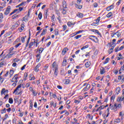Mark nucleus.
<instances>
[{"mask_svg":"<svg viewBox=\"0 0 124 124\" xmlns=\"http://www.w3.org/2000/svg\"><path fill=\"white\" fill-rule=\"evenodd\" d=\"M83 87H84L82 91L83 92H87V91H89L90 90V88H91V85L90 84H88L87 83H85L83 85Z\"/></svg>","mask_w":124,"mask_h":124,"instance_id":"1","label":"nucleus"},{"mask_svg":"<svg viewBox=\"0 0 124 124\" xmlns=\"http://www.w3.org/2000/svg\"><path fill=\"white\" fill-rule=\"evenodd\" d=\"M21 88H22V84H20L19 85L17 86L16 88L14 91L13 93H16V94H20V92H18V91H19V89H21Z\"/></svg>","mask_w":124,"mask_h":124,"instance_id":"2","label":"nucleus"},{"mask_svg":"<svg viewBox=\"0 0 124 124\" xmlns=\"http://www.w3.org/2000/svg\"><path fill=\"white\" fill-rule=\"evenodd\" d=\"M52 70H55L56 69H59L58 64H57L56 62H54L52 64Z\"/></svg>","mask_w":124,"mask_h":124,"instance_id":"3","label":"nucleus"},{"mask_svg":"<svg viewBox=\"0 0 124 124\" xmlns=\"http://www.w3.org/2000/svg\"><path fill=\"white\" fill-rule=\"evenodd\" d=\"M18 75H19L18 74L15 75L12 79V82H16V83H17L18 82L17 79H18Z\"/></svg>","mask_w":124,"mask_h":124,"instance_id":"4","label":"nucleus"},{"mask_svg":"<svg viewBox=\"0 0 124 124\" xmlns=\"http://www.w3.org/2000/svg\"><path fill=\"white\" fill-rule=\"evenodd\" d=\"M11 9V7H10V6H9L6 10H5V11L4 12V15H8V14H9V13H10V10Z\"/></svg>","mask_w":124,"mask_h":124,"instance_id":"5","label":"nucleus"},{"mask_svg":"<svg viewBox=\"0 0 124 124\" xmlns=\"http://www.w3.org/2000/svg\"><path fill=\"white\" fill-rule=\"evenodd\" d=\"M41 66V64L39 63L34 69V71H35V72H38V71H39V67H40Z\"/></svg>","mask_w":124,"mask_h":124,"instance_id":"6","label":"nucleus"},{"mask_svg":"<svg viewBox=\"0 0 124 124\" xmlns=\"http://www.w3.org/2000/svg\"><path fill=\"white\" fill-rule=\"evenodd\" d=\"M100 21V17H98V19H96V22H93L92 23V26H95V25H97L98 23H99V21Z\"/></svg>","mask_w":124,"mask_h":124,"instance_id":"7","label":"nucleus"},{"mask_svg":"<svg viewBox=\"0 0 124 124\" xmlns=\"http://www.w3.org/2000/svg\"><path fill=\"white\" fill-rule=\"evenodd\" d=\"M124 99V96H119L118 97L117 99V101H118L119 102H121V101H123Z\"/></svg>","mask_w":124,"mask_h":124,"instance_id":"8","label":"nucleus"},{"mask_svg":"<svg viewBox=\"0 0 124 124\" xmlns=\"http://www.w3.org/2000/svg\"><path fill=\"white\" fill-rule=\"evenodd\" d=\"M112 9H114V5H111L107 8V10H108V11H110V10H111Z\"/></svg>","mask_w":124,"mask_h":124,"instance_id":"9","label":"nucleus"},{"mask_svg":"<svg viewBox=\"0 0 124 124\" xmlns=\"http://www.w3.org/2000/svg\"><path fill=\"white\" fill-rule=\"evenodd\" d=\"M67 6V4H66V1H65V0H63L62 1V7L64 8H66Z\"/></svg>","mask_w":124,"mask_h":124,"instance_id":"10","label":"nucleus"},{"mask_svg":"<svg viewBox=\"0 0 124 124\" xmlns=\"http://www.w3.org/2000/svg\"><path fill=\"white\" fill-rule=\"evenodd\" d=\"M124 112L123 111H120L119 113V117H121V120H124Z\"/></svg>","mask_w":124,"mask_h":124,"instance_id":"11","label":"nucleus"},{"mask_svg":"<svg viewBox=\"0 0 124 124\" xmlns=\"http://www.w3.org/2000/svg\"><path fill=\"white\" fill-rule=\"evenodd\" d=\"M67 51H68V48L67 47L64 48L62 51V55H65Z\"/></svg>","mask_w":124,"mask_h":124,"instance_id":"12","label":"nucleus"},{"mask_svg":"<svg viewBox=\"0 0 124 124\" xmlns=\"http://www.w3.org/2000/svg\"><path fill=\"white\" fill-rule=\"evenodd\" d=\"M77 17H78V18H83V17H84V15H83V14L81 13H78L77 14Z\"/></svg>","mask_w":124,"mask_h":124,"instance_id":"13","label":"nucleus"},{"mask_svg":"<svg viewBox=\"0 0 124 124\" xmlns=\"http://www.w3.org/2000/svg\"><path fill=\"white\" fill-rule=\"evenodd\" d=\"M91 31H93V32H95L96 33H97L98 35H101V34L99 33V31H98L97 30L92 29L91 30Z\"/></svg>","mask_w":124,"mask_h":124,"instance_id":"14","label":"nucleus"},{"mask_svg":"<svg viewBox=\"0 0 124 124\" xmlns=\"http://www.w3.org/2000/svg\"><path fill=\"white\" fill-rule=\"evenodd\" d=\"M35 79V78H34V76H32V75L30 74L29 75V80L30 81H31L32 80H34Z\"/></svg>","mask_w":124,"mask_h":124,"instance_id":"15","label":"nucleus"},{"mask_svg":"<svg viewBox=\"0 0 124 124\" xmlns=\"http://www.w3.org/2000/svg\"><path fill=\"white\" fill-rule=\"evenodd\" d=\"M75 6L76 8H78V9H82V7H83V6L81 5H78L77 4H75Z\"/></svg>","mask_w":124,"mask_h":124,"instance_id":"16","label":"nucleus"},{"mask_svg":"<svg viewBox=\"0 0 124 124\" xmlns=\"http://www.w3.org/2000/svg\"><path fill=\"white\" fill-rule=\"evenodd\" d=\"M18 26L19 23H18V22H16L13 25V28H14V29H16V28H18Z\"/></svg>","mask_w":124,"mask_h":124,"instance_id":"17","label":"nucleus"},{"mask_svg":"<svg viewBox=\"0 0 124 124\" xmlns=\"http://www.w3.org/2000/svg\"><path fill=\"white\" fill-rule=\"evenodd\" d=\"M102 109H104V106H101L99 108H97L96 109V112H97V111H100L102 110Z\"/></svg>","mask_w":124,"mask_h":124,"instance_id":"18","label":"nucleus"},{"mask_svg":"<svg viewBox=\"0 0 124 124\" xmlns=\"http://www.w3.org/2000/svg\"><path fill=\"white\" fill-rule=\"evenodd\" d=\"M53 71H54V75L57 77L58 76V73H59V69L53 70Z\"/></svg>","mask_w":124,"mask_h":124,"instance_id":"19","label":"nucleus"},{"mask_svg":"<svg viewBox=\"0 0 124 124\" xmlns=\"http://www.w3.org/2000/svg\"><path fill=\"white\" fill-rule=\"evenodd\" d=\"M114 123H116V124H119L121 123V119L117 118L114 120Z\"/></svg>","mask_w":124,"mask_h":124,"instance_id":"20","label":"nucleus"},{"mask_svg":"<svg viewBox=\"0 0 124 124\" xmlns=\"http://www.w3.org/2000/svg\"><path fill=\"white\" fill-rule=\"evenodd\" d=\"M36 58H37L36 62H39V60H40V54H38L36 56Z\"/></svg>","mask_w":124,"mask_h":124,"instance_id":"21","label":"nucleus"},{"mask_svg":"<svg viewBox=\"0 0 124 124\" xmlns=\"http://www.w3.org/2000/svg\"><path fill=\"white\" fill-rule=\"evenodd\" d=\"M13 74H14V71L11 70L10 71V77L11 78L12 76H13Z\"/></svg>","mask_w":124,"mask_h":124,"instance_id":"22","label":"nucleus"},{"mask_svg":"<svg viewBox=\"0 0 124 124\" xmlns=\"http://www.w3.org/2000/svg\"><path fill=\"white\" fill-rule=\"evenodd\" d=\"M38 17L40 20H41V19H42V13H41V12H40L39 14H38Z\"/></svg>","mask_w":124,"mask_h":124,"instance_id":"23","label":"nucleus"},{"mask_svg":"<svg viewBox=\"0 0 124 124\" xmlns=\"http://www.w3.org/2000/svg\"><path fill=\"white\" fill-rule=\"evenodd\" d=\"M75 23H73L71 22H69L67 23V25L68 26V27H72V26H74V25H75Z\"/></svg>","mask_w":124,"mask_h":124,"instance_id":"24","label":"nucleus"},{"mask_svg":"<svg viewBox=\"0 0 124 124\" xmlns=\"http://www.w3.org/2000/svg\"><path fill=\"white\" fill-rule=\"evenodd\" d=\"M120 91H121V88L120 87H118L116 88V93L117 94L120 93Z\"/></svg>","mask_w":124,"mask_h":124,"instance_id":"25","label":"nucleus"},{"mask_svg":"<svg viewBox=\"0 0 124 124\" xmlns=\"http://www.w3.org/2000/svg\"><path fill=\"white\" fill-rule=\"evenodd\" d=\"M110 61V58H107L106 60L104 62V64H106V63H108V62Z\"/></svg>","mask_w":124,"mask_h":124,"instance_id":"26","label":"nucleus"},{"mask_svg":"<svg viewBox=\"0 0 124 124\" xmlns=\"http://www.w3.org/2000/svg\"><path fill=\"white\" fill-rule=\"evenodd\" d=\"M46 31H47V29H44L42 33L41 34V35H44L46 33Z\"/></svg>","mask_w":124,"mask_h":124,"instance_id":"27","label":"nucleus"},{"mask_svg":"<svg viewBox=\"0 0 124 124\" xmlns=\"http://www.w3.org/2000/svg\"><path fill=\"white\" fill-rule=\"evenodd\" d=\"M67 62V61H66V60L64 59V60L62 62V65H63L64 66L66 65Z\"/></svg>","mask_w":124,"mask_h":124,"instance_id":"28","label":"nucleus"},{"mask_svg":"<svg viewBox=\"0 0 124 124\" xmlns=\"http://www.w3.org/2000/svg\"><path fill=\"white\" fill-rule=\"evenodd\" d=\"M104 73H105V69L103 68L102 69H100V74L103 75Z\"/></svg>","mask_w":124,"mask_h":124,"instance_id":"29","label":"nucleus"},{"mask_svg":"<svg viewBox=\"0 0 124 124\" xmlns=\"http://www.w3.org/2000/svg\"><path fill=\"white\" fill-rule=\"evenodd\" d=\"M90 65H91V62H88L85 63L86 67H89Z\"/></svg>","mask_w":124,"mask_h":124,"instance_id":"30","label":"nucleus"},{"mask_svg":"<svg viewBox=\"0 0 124 124\" xmlns=\"http://www.w3.org/2000/svg\"><path fill=\"white\" fill-rule=\"evenodd\" d=\"M51 20L52 23H55V15H53L51 16Z\"/></svg>","mask_w":124,"mask_h":124,"instance_id":"31","label":"nucleus"},{"mask_svg":"<svg viewBox=\"0 0 124 124\" xmlns=\"http://www.w3.org/2000/svg\"><path fill=\"white\" fill-rule=\"evenodd\" d=\"M34 44V43H33V42H31L29 44V48H31V46H33Z\"/></svg>","mask_w":124,"mask_h":124,"instance_id":"32","label":"nucleus"},{"mask_svg":"<svg viewBox=\"0 0 124 124\" xmlns=\"http://www.w3.org/2000/svg\"><path fill=\"white\" fill-rule=\"evenodd\" d=\"M43 50H44V48H43L42 47H40L39 49V54H41V53H42V52H43Z\"/></svg>","mask_w":124,"mask_h":124,"instance_id":"33","label":"nucleus"},{"mask_svg":"<svg viewBox=\"0 0 124 124\" xmlns=\"http://www.w3.org/2000/svg\"><path fill=\"white\" fill-rule=\"evenodd\" d=\"M87 48H89V45H86L84 46H83L81 48V50H84L85 49H87Z\"/></svg>","mask_w":124,"mask_h":124,"instance_id":"34","label":"nucleus"},{"mask_svg":"<svg viewBox=\"0 0 124 124\" xmlns=\"http://www.w3.org/2000/svg\"><path fill=\"white\" fill-rule=\"evenodd\" d=\"M112 16V12H109L107 15V17L108 18H110Z\"/></svg>","mask_w":124,"mask_h":124,"instance_id":"35","label":"nucleus"},{"mask_svg":"<svg viewBox=\"0 0 124 124\" xmlns=\"http://www.w3.org/2000/svg\"><path fill=\"white\" fill-rule=\"evenodd\" d=\"M27 37V36H25V37H22L21 40L22 41V42H23V43H24V42H25V38H26Z\"/></svg>","mask_w":124,"mask_h":124,"instance_id":"36","label":"nucleus"},{"mask_svg":"<svg viewBox=\"0 0 124 124\" xmlns=\"http://www.w3.org/2000/svg\"><path fill=\"white\" fill-rule=\"evenodd\" d=\"M9 102L11 104H12L13 103V99L12 98H10L9 99Z\"/></svg>","mask_w":124,"mask_h":124,"instance_id":"37","label":"nucleus"},{"mask_svg":"<svg viewBox=\"0 0 124 124\" xmlns=\"http://www.w3.org/2000/svg\"><path fill=\"white\" fill-rule=\"evenodd\" d=\"M80 37H82V35H78L75 36V38H76V39H79Z\"/></svg>","mask_w":124,"mask_h":124,"instance_id":"38","label":"nucleus"},{"mask_svg":"<svg viewBox=\"0 0 124 124\" xmlns=\"http://www.w3.org/2000/svg\"><path fill=\"white\" fill-rule=\"evenodd\" d=\"M18 10H19L18 9H15L13 12H12L10 14V16H11V15H12V14H14V13H15V12H17V11H18Z\"/></svg>","mask_w":124,"mask_h":124,"instance_id":"39","label":"nucleus"},{"mask_svg":"<svg viewBox=\"0 0 124 124\" xmlns=\"http://www.w3.org/2000/svg\"><path fill=\"white\" fill-rule=\"evenodd\" d=\"M5 92V89L3 88L1 91V94H4Z\"/></svg>","mask_w":124,"mask_h":124,"instance_id":"40","label":"nucleus"},{"mask_svg":"<svg viewBox=\"0 0 124 124\" xmlns=\"http://www.w3.org/2000/svg\"><path fill=\"white\" fill-rule=\"evenodd\" d=\"M59 34V30L56 29L55 30V35H58Z\"/></svg>","mask_w":124,"mask_h":124,"instance_id":"41","label":"nucleus"},{"mask_svg":"<svg viewBox=\"0 0 124 124\" xmlns=\"http://www.w3.org/2000/svg\"><path fill=\"white\" fill-rule=\"evenodd\" d=\"M26 88H29L30 87H31V83L28 82L26 84V86H25Z\"/></svg>","mask_w":124,"mask_h":124,"instance_id":"42","label":"nucleus"},{"mask_svg":"<svg viewBox=\"0 0 124 124\" xmlns=\"http://www.w3.org/2000/svg\"><path fill=\"white\" fill-rule=\"evenodd\" d=\"M62 13L64 15H65V14H66V10H65V9H63L62 11Z\"/></svg>","mask_w":124,"mask_h":124,"instance_id":"43","label":"nucleus"},{"mask_svg":"<svg viewBox=\"0 0 124 124\" xmlns=\"http://www.w3.org/2000/svg\"><path fill=\"white\" fill-rule=\"evenodd\" d=\"M18 15L15 14L12 16L13 19H15V18H17L18 17Z\"/></svg>","mask_w":124,"mask_h":124,"instance_id":"44","label":"nucleus"},{"mask_svg":"<svg viewBox=\"0 0 124 124\" xmlns=\"http://www.w3.org/2000/svg\"><path fill=\"white\" fill-rule=\"evenodd\" d=\"M6 110H7V109L4 108L3 109L1 110V113H6Z\"/></svg>","mask_w":124,"mask_h":124,"instance_id":"45","label":"nucleus"},{"mask_svg":"<svg viewBox=\"0 0 124 124\" xmlns=\"http://www.w3.org/2000/svg\"><path fill=\"white\" fill-rule=\"evenodd\" d=\"M19 59H17V58H15V59H14L13 62H19Z\"/></svg>","mask_w":124,"mask_h":124,"instance_id":"46","label":"nucleus"},{"mask_svg":"<svg viewBox=\"0 0 124 124\" xmlns=\"http://www.w3.org/2000/svg\"><path fill=\"white\" fill-rule=\"evenodd\" d=\"M122 107V104H119L117 106V107H116V109H117V108H121Z\"/></svg>","mask_w":124,"mask_h":124,"instance_id":"47","label":"nucleus"},{"mask_svg":"<svg viewBox=\"0 0 124 124\" xmlns=\"http://www.w3.org/2000/svg\"><path fill=\"white\" fill-rule=\"evenodd\" d=\"M67 29V26L66 25L63 26V31H65Z\"/></svg>","mask_w":124,"mask_h":124,"instance_id":"48","label":"nucleus"},{"mask_svg":"<svg viewBox=\"0 0 124 124\" xmlns=\"http://www.w3.org/2000/svg\"><path fill=\"white\" fill-rule=\"evenodd\" d=\"M9 53H10V55L13 56V55L15 54V51H10Z\"/></svg>","mask_w":124,"mask_h":124,"instance_id":"49","label":"nucleus"},{"mask_svg":"<svg viewBox=\"0 0 124 124\" xmlns=\"http://www.w3.org/2000/svg\"><path fill=\"white\" fill-rule=\"evenodd\" d=\"M12 57V55H10V53H9L6 56V58H8V59H9V58H11Z\"/></svg>","mask_w":124,"mask_h":124,"instance_id":"50","label":"nucleus"},{"mask_svg":"<svg viewBox=\"0 0 124 124\" xmlns=\"http://www.w3.org/2000/svg\"><path fill=\"white\" fill-rule=\"evenodd\" d=\"M32 93L33 94V95H34V96H36L37 95V93H35V91H32Z\"/></svg>","mask_w":124,"mask_h":124,"instance_id":"51","label":"nucleus"},{"mask_svg":"<svg viewBox=\"0 0 124 124\" xmlns=\"http://www.w3.org/2000/svg\"><path fill=\"white\" fill-rule=\"evenodd\" d=\"M124 48V46H121L119 48V51H121V50H123Z\"/></svg>","mask_w":124,"mask_h":124,"instance_id":"52","label":"nucleus"},{"mask_svg":"<svg viewBox=\"0 0 124 124\" xmlns=\"http://www.w3.org/2000/svg\"><path fill=\"white\" fill-rule=\"evenodd\" d=\"M75 103H77V104H79V103H80V101L79 100H75Z\"/></svg>","mask_w":124,"mask_h":124,"instance_id":"53","label":"nucleus"},{"mask_svg":"<svg viewBox=\"0 0 124 124\" xmlns=\"http://www.w3.org/2000/svg\"><path fill=\"white\" fill-rule=\"evenodd\" d=\"M20 45H21V43H19V44L16 45L15 46V47L16 48H18V47H19V46H20Z\"/></svg>","mask_w":124,"mask_h":124,"instance_id":"54","label":"nucleus"},{"mask_svg":"<svg viewBox=\"0 0 124 124\" xmlns=\"http://www.w3.org/2000/svg\"><path fill=\"white\" fill-rule=\"evenodd\" d=\"M5 31L4 30H3V31H1V34H0V37H1V35H2V34H3V33H4V32H5Z\"/></svg>","mask_w":124,"mask_h":124,"instance_id":"55","label":"nucleus"},{"mask_svg":"<svg viewBox=\"0 0 124 124\" xmlns=\"http://www.w3.org/2000/svg\"><path fill=\"white\" fill-rule=\"evenodd\" d=\"M17 65V63L16 62H14L12 64V66H13L14 67H15V66H16Z\"/></svg>","mask_w":124,"mask_h":124,"instance_id":"56","label":"nucleus"},{"mask_svg":"<svg viewBox=\"0 0 124 124\" xmlns=\"http://www.w3.org/2000/svg\"><path fill=\"white\" fill-rule=\"evenodd\" d=\"M65 83L66 84H69V83H70V80L66 79Z\"/></svg>","mask_w":124,"mask_h":124,"instance_id":"57","label":"nucleus"},{"mask_svg":"<svg viewBox=\"0 0 124 124\" xmlns=\"http://www.w3.org/2000/svg\"><path fill=\"white\" fill-rule=\"evenodd\" d=\"M3 18V16L2 13H0V19H2Z\"/></svg>","mask_w":124,"mask_h":124,"instance_id":"58","label":"nucleus"},{"mask_svg":"<svg viewBox=\"0 0 124 124\" xmlns=\"http://www.w3.org/2000/svg\"><path fill=\"white\" fill-rule=\"evenodd\" d=\"M32 106H33V105H32V103H31L30 106V109H31V108H32Z\"/></svg>","mask_w":124,"mask_h":124,"instance_id":"59","label":"nucleus"},{"mask_svg":"<svg viewBox=\"0 0 124 124\" xmlns=\"http://www.w3.org/2000/svg\"><path fill=\"white\" fill-rule=\"evenodd\" d=\"M122 78V82H124V75H122V76H120Z\"/></svg>","mask_w":124,"mask_h":124,"instance_id":"60","label":"nucleus"},{"mask_svg":"<svg viewBox=\"0 0 124 124\" xmlns=\"http://www.w3.org/2000/svg\"><path fill=\"white\" fill-rule=\"evenodd\" d=\"M94 7H97L98 6L97 3L95 2L93 4Z\"/></svg>","mask_w":124,"mask_h":124,"instance_id":"61","label":"nucleus"},{"mask_svg":"<svg viewBox=\"0 0 124 124\" xmlns=\"http://www.w3.org/2000/svg\"><path fill=\"white\" fill-rule=\"evenodd\" d=\"M26 65H24L22 67V68H21V70H24V69H25V67H26Z\"/></svg>","mask_w":124,"mask_h":124,"instance_id":"62","label":"nucleus"},{"mask_svg":"<svg viewBox=\"0 0 124 124\" xmlns=\"http://www.w3.org/2000/svg\"><path fill=\"white\" fill-rule=\"evenodd\" d=\"M122 0H119V1L116 3L117 5H120V3H121Z\"/></svg>","mask_w":124,"mask_h":124,"instance_id":"63","label":"nucleus"},{"mask_svg":"<svg viewBox=\"0 0 124 124\" xmlns=\"http://www.w3.org/2000/svg\"><path fill=\"white\" fill-rule=\"evenodd\" d=\"M18 124H24V123H23V122H22V121L19 120Z\"/></svg>","mask_w":124,"mask_h":124,"instance_id":"64","label":"nucleus"}]
</instances>
